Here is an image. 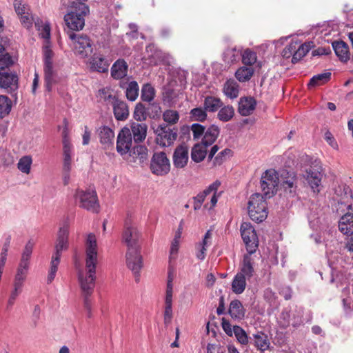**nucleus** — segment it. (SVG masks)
<instances>
[{
  "mask_svg": "<svg viewBox=\"0 0 353 353\" xmlns=\"http://www.w3.org/2000/svg\"><path fill=\"white\" fill-rule=\"evenodd\" d=\"M281 185L285 193L294 196L297 191V176L294 172H283L281 176Z\"/></svg>",
  "mask_w": 353,
  "mask_h": 353,
  "instance_id": "nucleus-15",
  "label": "nucleus"
},
{
  "mask_svg": "<svg viewBox=\"0 0 353 353\" xmlns=\"http://www.w3.org/2000/svg\"><path fill=\"white\" fill-rule=\"evenodd\" d=\"M148 111L149 114V117L150 118H155L160 115L161 114V107L159 103H150L148 107Z\"/></svg>",
  "mask_w": 353,
  "mask_h": 353,
  "instance_id": "nucleus-59",
  "label": "nucleus"
},
{
  "mask_svg": "<svg viewBox=\"0 0 353 353\" xmlns=\"http://www.w3.org/2000/svg\"><path fill=\"white\" fill-rule=\"evenodd\" d=\"M90 70L101 73L108 72L109 63L101 55L94 54L90 61Z\"/></svg>",
  "mask_w": 353,
  "mask_h": 353,
  "instance_id": "nucleus-25",
  "label": "nucleus"
},
{
  "mask_svg": "<svg viewBox=\"0 0 353 353\" xmlns=\"http://www.w3.org/2000/svg\"><path fill=\"white\" fill-rule=\"evenodd\" d=\"M242 62L247 66L252 67V65L256 63L257 56L256 52L254 51L246 49L243 53H241Z\"/></svg>",
  "mask_w": 353,
  "mask_h": 353,
  "instance_id": "nucleus-49",
  "label": "nucleus"
},
{
  "mask_svg": "<svg viewBox=\"0 0 353 353\" xmlns=\"http://www.w3.org/2000/svg\"><path fill=\"white\" fill-rule=\"evenodd\" d=\"M219 110L217 118L222 122H228L234 116V108L230 105H223Z\"/></svg>",
  "mask_w": 353,
  "mask_h": 353,
  "instance_id": "nucleus-37",
  "label": "nucleus"
},
{
  "mask_svg": "<svg viewBox=\"0 0 353 353\" xmlns=\"http://www.w3.org/2000/svg\"><path fill=\"white\" fill-rule=\"evenodd\" d=\"M140 234L137 228L129 222H125L122 240L127 246V250L140 249Z\"/></svg>",
  "mask_w": 353,
  "mask_h": 353,
  "instance_id": "nucleus-10",
  "label": "nucleus"
},
{
  "mask_svg": "<svg viewBox=\"0 0 353 353\" xmlns=\"http://www.w3.org/2000/svg\"><path fill=\"white\" fill-rule=\"evenodd\" d=\"M221 183L219 181H216L210 184L205 190L202 192L198 194L194 197V210H198L201 208V205L205 201V197L210 194L212 192L217 191Z\"/></svg>",
  "mask_w": 353,
  "mask_h": 353,
  "instance_id": "nucleus-23",
  "label": "nucleus"
},
{
  "mask_svg": "<svg viewBox=\"0 0 353 353\" xmlns=\"http://www.w3.org/2000/svg\"><path fill=\"white\" fill-rule=\"evenodd\" d=\"M331 78L330 72H325L314 75L308 83V87H315L327 82Z\"/></svg>",
  "mask_w": 353,
  "mask_h": 353,
  "instance_id": "nucleus-45",
  "label": "nucleus"
},
{
  "mask_svg": "<svg viewBox=\"0 0 353 353\" xmlns=\"http://www.w3.org/2000/svg\"><path fill=\"white\" fill-rule=\"evenodd\" d=\"M114 114L117 120H126L129 116V108L127 103L117 99L112 105Z\"/></svg>",
  "mask_w": 353,
  "mask_h": 353,
  "instance_id": "nucleus-26",
  "label": "nucleus"
},
{
  "mask_svg": "<svg viewBox=\"0 0 353 353\" xmlns=\"http://www.w3.org/2000/svg\"><path fill=\"white\" fill-rule=\"evenodd\" d=\"M69 38L73 42L74 53L81 58L88 57L92 52V43L88 36L83 34H76L72 32L68 33Z\"/></svg>",
  "mask_w": 353,
  "mask_h": 353,
  "instance_id": "nucleus-6",
  "label": "nucleus"
},
{
  "mask_svg": "<svg viewBox=\"0 0 353 353\" xmlns=\"http://www.w3.org/2000/svg\"><path fill=\"white\" fill-rule=\"evenodd\" d=\"M19 16L21 22L25 27L28 28L32 26L34 18L28 11H27L26 14H21Z\"/></svg>",
  "mask_w": 353,
  "mask_h": 353,
  "instance_id": "nucleus-63",
  "label": "nucleus"
},
{
  "mask_svg": "<svg viewBox=\"0 0 353 353\" xmlns=\"http://www.w3.org/2000/svg\"><path fill=\"white\" fill-rule=\"evenodd\" d=\"M208 146L201 143L195 144L191 151L192 160L196 163H200L204 160L207 155Z\"/></svg>",
  "mask_w": 353,
  "mask_h": 353,
  "instance_id": "nucleus-32",
  "label": "nucleus"
},
{
  "mask_svg": "<svg viewBox=\"0 0 353 353\" xmlns=\"http://www.w3.org/2000/svg\"><path fill=\"white\" fill-rule=\"evenodd\" d=\"M128 65L123 59L117 60L111 67V76L114 79H121L127 76Z\"/></svg>",
  "mask_w": 353,
  "mask_h": 353,
  "instance_id": "nucleus-22",
  "label": "nucleus"
},
{
  "mask_svg": "<svg viewBox=\"0 0 353 353\" xmlns=\"http://www.w3.org/2000/svg\"><path fill=\"white\" fill-rule=\"evenodd\" d=\"M188 149L186 146L179 145L173 154V164L176 168H183L188 162Z\"/></svg>",
  "mask_w": 353,
  "mask_h": 353,
  "instance_id": "nucleus-21",
  "label": "nucleus"
},
{
  "mask_svg": "<svg viewBox=\"0 0 353 353\" xmlns=\"http://www.w3.org/2000/svg\"><path fill=\"white\" fill-rule=\"evenodd\" d=\"M130 161L142 165L148 159V149L141 145L132 148L128 152Z\"/></svg>",
  "mask_w": 353,
  "mask_h": 353,
  "instance_id": "nucleus-20",
  "label": "nucleus"
},
{
  "mask_svg": "<svg viewBox=\"0 0 353 353\" xmlns=\"http://www.w3.org/2000/svg\"><path fill=\"white\" fill-rule=\"evenodd\" d=\"M256 105V100L251 97H241L239 102L238 112L242 116L252 114Z\"/></svg>",
  "mask_w": 353,
  "mask_h": 353,
  "instance_id": "nucleus-24",
  "label": "nucleus"
},
{
  "mask_svg": "<svg viewBox=\"0 0 353 353\" xmlns=\"http://www.w3.org/2000/svg\"><path fill=\"white\" fill-rule=\"evenodd\" d=\"M68 235L69 228L68 225H65L60 228L54 245V252L52 254L61 256L63 250H66L68 248Z\"/></svg>",
  "mask_w": 353,
  "mask_h": 353,
  "instance_id": "nucleus-16",
  "label": "nucleus"
},
{
  "mask_svg": "<svg viewBox=\"0 0 353 353\" xmlns=\"http://www.w3.org/2000/svg\"><path fill=\"white\" fill-rule=\"evenodd\" d=\"M74 200L80 208L92 212H98L99 203L97 194L94 189L89 188L86 190H77L74 195Z\"/></svg>",
  "mask_w": 353,
  "mask_h": 353,
  "instance_id": "nucleus-4",
  "label": "nucleus"
},
{
  "mask_svg": "<svg viewBox=\"0 0 353 353\" xmlns=\"http://www.w3.org/2000/svg\"><path fill=\"white\" fill-rule=\"evenodd\" d=\"M332 47L336 55L342 62H347L350 59L349 47L346 43L343 41H334Z\"/></svg>",
  "mask_w": 353,
  "mask_h": 353,
  "instance_id": "nucleus-28",
  "label": "nucleus"
},
{
  "mask_svg": "<svg viewBox=\"0 0 353 353\" xmlns=\"http://www.w3.org/2000/svg\"><path fill=\"white\" fill-rule=\"evenodd\" d=\"M172 318V303H165L164 320L165 323L170 322Z\"/></svg>",
  "mask_w": 353,
  "mask_h": 353,
  "instance_id": "nucleus-64",
  "label": "nucleus"
},
{
  "mask_svg": "<svg viewBox=\"0 0 353 353\" xmlns=\"http://www.w3.org/2000/svg\"><path fill=\"white\" fill-rule=\"evenodd\" d=\"M240 230L248 252H255L258 247V237L254 228L250 223L244 222L241 224Z\"/></svg>",
  "mask_w": 353,
  "mask_h": 353,
  "instance_id": "nucleus-9",
  "label": "nucleus"
},
{
  "mask_svg": "<svg viewBox=\"0 0 353 353\" xmlns=\"http://www.w3.org/2000/svg\"><path fill=\"white\" fill-rule=\"evenodd\" d=\"M228 312L232 319H241L245 315V310L239 300L232 301Z\"/></svg>",
  "mask_w": 353,
  "mask_h": 353,
  "instance_id": "nucleus-35",
  "label": "nucleus"
},
{
  "mask_svg": "<svg viewBox=\"0 0 353 353\" xmlns=\"http://www.w3.org/2000/svg\"><path fill=\"white\" fill-rule=\"evenodd\" d=\"M253 74L254 69L252 67L242 66L236 71L235 77L240 82H245L251 79Z\"/></svg>",
  "mask_w": 353,
  "mask_h": 353,
  "instance_id": "nucleus-41",
  "label": "nucleus"
},
{
  "mask_svg": "<svg viewBox=\"0 0 353 353\" xmlns=\"http://www.w3.org/2000/svg\"><path fill=\"white\" fill-rule=\"evenodd\" d=\"M29 267L19 265L14 277V281L25 283Z\"/></svg>",
  "mask_w": 353,
  "mask_h": 353,
  "instance_id": "nucleus-53",
  "label": "nucleus"
},
{
  "mask_svg": "<svg viewBox=\"0 0 353 353\" xmlns=\"http://www.w3.org/2000/svg\"><path fill=\"white\" fill-rule=\"evenodd\" d=\"M223 92L230 99H236L239 96V85L234 79H229L223 85Z\"/></svg>",
  "mask_w": 353,
  "mask_h": 353,
  "instance_id": "nucleus-31",
  "label": "nucleus"
},
{
  "mask_svg": "<svg viewBox=\"0 0 353 353\" xmlns=\"http://www.w3.org/2000/svg\"><path fill=\"white\" fill-rule=\"evenodd\" d=\"M247 277L237 273L232 283V290L236 294H241L245 289Z\"/></svg>",
  "mask_w": 353,
  "mask_h": 353,
  "instance_id": "nucleus-38",
  "label": "nucleus"
},
{
  "mask_svg": "<svg viewBox=\"0 0 353 353\" xmlns=\"http://www.w3.org/2000/svg\"><path fill=\"white\" fill-rule=\"evenodd\" d=\"M254 341L255 345L261 350H265L269 347L270 341L264 332H256L254 334Z\"/></svg>",
  "mask_w": 353,
  "mask_h": 353,
  "instance_id": "nucleus-42",
  "label": "nucleus"
},
{
  "mask_svg": "<svg viewBox=\"0 0 353 353\" xmlns=\"http://www.w3.org/2000/svg\"><path fill=\"white\" fill-rule=\"evenodd\" d=\"M230 153H231V150L228 149V148L224 149L223 150L221 151L214 157V159L213 161V165L216 166V165H219L222 164L226 160V156L230 154Z\"/></svg>",
  "mask_w": 353,
  "mask_h": 353,
  "instance_id": "nucleus-56",
  "label": "nucleus"
},
{
  "mask_svg": "<svg viewBox=\"0 0 353 353\" xmlns=\"http://www.w3.org/2000/svg\"><path fill=\"white\" fill-rule=\"evenodd\" d=\"M191 130L192 132L194 139H199L202 136L203 137L205 128L203 125L199 123H194L191 126Z\"/></svg>",
  "mask_w": 353,
  "mask_h": 353,
  "instance_id": "nucleus-57",
  "label": "nucleus"
},
{
  "mask_svg": "<svg viewBox=\"0 0 353 353\" xmlns=\"http://www.w3.org/2000/svg\"><path fill=\"white\" fill-rule=\"evenodd\" d=\"M254 252H248L244 254L242 261L240 264V272L238 273L250 279L254 274V259L252 256Z\"/></svg>",
  "mask_w": 353,
  "mask_h": 353,
  "instance_id": "nucleus-19",
  "label": "nucleus"
},
{
  "mask_svg": "<svg viewBox=\"0 0 353 353\" xmlns=\"http://www.w3.org/2000/svg\"><path fill=\"white\" fill-rule=\"evenodd\" d=\"M264 196L256 193L252 194L248 201V214L250 219L257 223L263 222L268 216L267 203Z\"/></svg>",
  "mask_w": 353,
  "mask_h": 353,
  "instance_id": "nucleus-3",
  "label": "nucleus"
},
{
  "mask_svg": "<svg viewBox=\"0 0 353 353\" xmlns=\"http://www.w3.org/2000/svg\"><path fill=\"white\" fill-rule=\"evenodd\" d=\"M156 94L154 88L150 83H145L142 86L141 99L143 101L152 103Z\"/></svg>",
  "mask_w": 353,
  "mask_h": 353,
  "instance_id": "nucleus-39",
  "label": "nucleus"
},
{
  "mask_svg": "<svg viewBox=\"0 0 353 353\" xmlns=\"http://www.w3.org/2000/svg\"><path fill=\"white\" fill-rule=\"evenodd\" d=\"M335 194L339 203L345 205L348 209L351 208L352 194L350 187L346 185H339L335 189Z\"/></svg>",
  "mask_w": 353,
  "mask_h": 353,
  "instance_id": "nucleus-17",
  "label": "nucleus"
},
{
  "mask_svg": "<svg viewBox=\"0 0 353 353\" xmlns=\"http://www.w3.org/2000/svg\"><path fill=\"white\" fill-rule=\"evenodd\" d=\"M139 88L137 81H130L126 88L125 96L130 101H134L139 96Z\"/></svg>",
  "mask_w": 353,
  "mask_h": 353,
  "instance_id": "nucleus-44",
  "label": "nucleus"
},
{
  "mask_svg": "<svg viewBox=\"0 0 353 353\" xmlns=\"http://www.w3.org/2000/svg\"><path fill=\"white\" fill-rule=\"evenodd\" d=\"M35 26L37 30L39 31V34L44 39L47 44L44 46L43 52V61H44V79L45 86L48 92L52 90V85L55 83L56 73L53 69L52 57L53 52L50 49L49 44V40L50 38V28L48 23H43V21L35 22Z\"/></svg>",
  "mask_w": 353,
  "mask_h": 353,
  "instance_id": "nucleus-2",
  "label": "nucleus"
},
{
  "mask_svg": "<svg viewBox=\"0 0 353 353\" xmlns=\"http://www.w3.org/2000/svg\"><path fill=\"white\" fill-rule=\"evenodd\" d=\"M60 256L55 254L52 255L48 275L47 277L48 283H51L52 281L54 279L57 272L58 270V266L60 263Z\"/></svg>",
  "mask_w": 353,
  "mask_h": 353,
  "instance_id": "nucleus-40",
  "label": "nucleus"
},
{
  "mask_svg": "<svg viewBox=\"0 0 353 353\" xmlns=\"http://www.w3.org/2000/svg\"><path fill=\"white\" fill-rule=\"evenodd\" d=\"M125 261L128 268L132 272L137 283L139 281V272L143 268V259L140 253V249L127 250Z\"/></svg>",
  "mask_w": 353,
  "mask_h": 353,
  "instance_id": "nucleus-12",
  "label": "nucleus"
},
{
  "mask_svg": "<svg viewBox=\"0 0 353 353\" xmlns=\"http://www.w3.org/2000/svg\"><path fill=\"white\" fill-rule=\"evenodd\" d=\"M148 126L145 123L133 122L131 124V133L135 142H142L146 137Z\"/></svg>",
  "mask_w": 353,
  "mask_h": 353,
  "instance_id": "nucleus-30",
  "label": "nucleus"
},
{
  "mask_svg": "<svg viewBox=\"0 0 353 353\" xmlns=\"http://www.w3.org/2000/svg\"><path fill=\"white\" fill-rule=\"evenodd\" d=\"M85 270H79L78 279L83 292L84 307L88 317L91 316V303L89 296L92 294L95 286L96 268L98 262V246L94 234L87 235L85 243Z\"/></svg>",
  "mask_w": 353,
  "mask_h": 353,
  "instance_id": "nucleus-1",
  "label": "nucleus"
},
{
  "mask_svg": "<svg viewBox=\"0 0 353 353\" xmlns=\"http://www.w3.org/2000/svg\"><path fill=\"white\" fill-rule=\"evenodd\" d=\"M13 61L9 54L6 53L0 55V69H6L12 65Z\"/></svg>",
  "mask_w": 353,
  "mask_h": 353,
  "instance_id": "nucleus-61",
  "label": "nucleus"
},
{
  "mask_svg": "<svg viewBox=\"0 0 353 353\" xmlns=\"http://www.w3.org/2000/svg\"><path fill=\"white\" fill-rule=\"evenodd\" d=\"M190 115L194 121H204L207 118V111L204 108H196L190 111Z\"/></svg>",
  "mask_w": 353,
  "mask_h": 353,
  "instance_id": "nucleus-54",
  "label": "nucleus"
},
{
  "mask_svg": "<svg viewBox=\"0 0 353 353\" xmlns=\"http://www.w3.org/2000/svg\"><path fill=\"white\" fill-rule=\"evenodd\" d=\"M297 46H298L297 42L290 43L283 50L282 56L285 59H288L290 57H293V55L295 52L296 48H297Z\"/></svg>",
  "mask_w": 353,
  "mask_h": 353,
  "instance_id": "nucleus-58",
  "label": "nucleus"
},
{
  "mask_svg": "<svg viewBox=\"0 0 353 353\" xmlns=\"http://www.w3.org/2000/svg\"><path fill=\"white\" fill-rule=\"evenodd\" d=\"M339 229L345 235L353 234V214L347 212L339 221Z\"/></svg>",
  "mask_w": 353,
  "mask_h": 353,
  "instance_id": "nucleus-27",
  "label": "nucleus"
},
{
  "mask_svg": "<svg viewBox=\"0 0 353 353\" xmlns=\"http://www.w3.org/2000/svg\"><path fill=\"white\" fill-rule=\"evenodd\" d=\"M11 110V102L8 97L0 96V118L2 119L8 115Z\"/></svg>",
  "mask_w": 353,
  "mask_h": 353,
  "instance_id": "nucleus-51",
  "label": "nucleus"
},
{
  "mask_svg": "<svg viewBox=\"0 0 353 353\" xmlns=\"http://www.w3.org/2000/svg\"><path fill=\"white\" fill-rule=\"evenodd\" d=\"M323 174L319 169L310 168L306 171L305 179L315 193L320 192L319 186L321 184Z\"/></svg>",
  "mask_w": 353,
  "mask_h": 353,
  "instance_id": "nucleus-18",
  "label": "nucleus"
},
{
  "mask_svg": "<svg viewBox=\"0 0 353 353\" xmlns=\"http://www.w3.org/2000/svg\"><path fill=\"white\" fill-rule=\"evenodd\" d=\"M29 267L19 265L14 277V281L25 283Z\"/></svg>",
  "mask_w": 353,
  "mask_h": 353,
  "instance_id": "nucleus-52",
  "label": "nucleus"
},
{
  "mask_svg": "<svg viewBox=\"0 0 353 353\" xmlns=\"http://www.w3.org/2000/svg\"><path fill=\"white\" fill-rule=\"evenodd\" d=\"M163 120L170 124H175L179 119V115L177 111L168 110L163 114Z\"/></svg>",
  "mask_w": 353,
  "mask_h": 353,
  "instance_id": "nucleus-55",
  "label": "nucleus"
},
{
  "mask_svg": "<svg viewBox=\"0 0 353 353\" xmlns=\"http://www.w3.org/2000/svg\"><path fill=\"white\" fill-rule=\"evenodd\" d=\"M21 294V293L19 292L11 290L6 304L7 310H10L12 307V306L14 305L16 300Z\"/></svg>",
  "mask_w": 353,
  "mask_h": 353,
  "instance_id": "nucleus-60",
  "label": "nucleus"
},
{
  "mask_svg": "<svg viewBox=\"0 0 353 353\" xmlns=\"http://www.w3.org/2000/svg\"><path fill=\"white\" fill-rule=\"evenodd\" d=\"M223 105V101L217 97L208 96L203 101V108L207 112H215Z\"/></svg>",
  "mask_w": 353,
  "mask_h": 353,
  "instance_id": "nucleus-34",
  "label": "nucleus"
},
{
  "mask_svg": "<svg viewBox=\"0 0 353 353\" xmlns=\"http://www.w3.org/2000/svg\"><path fill=\"white\" fill-rule=\"evenodd\" d=\"M241 55V50L236 47L228 48L223 53V61L228 64H232L240 59Z\"/></svg>",
  "mask_w": 353,
  "mask_h": 353,
  "instance_id": "nucleus-36",
  "label": "nucleus"
},
{
  "mask_svg": "<svg viewBox=\"0 0 353 353\" xmlns=\"http://www.w3.org/2000/svg\"><path fill=\"white\" fill-rule=\"evenodd\" d=\"M99 137L100 143L105 146H109L112 144V141L114 137L113 130L108 126H101L98 129Z\"/></svg>",
  "mask_w": 353,
  "mask_h": 353,
  "instance_id": "nucleus-33",
  "label": "nucleus"
},
{
  "mask_svg": "<svg viewBox=\"0 0 353 353\" xmlns=\"http://www.w3.org/2000/svg\"><path fill=\"white\" fill-rule=\"evenodd\" d=\"M309 51L310 45L306 43L299 45L298 43L297 48H296L295 52L292 58V62L293 63H297L303 57H305Z\"/></svg>",
  "mask_w": 353,
  "mask_h": 353,
  "instance_id": "nucleus-47",
  "label": "nucleus"
},
{
  "mask_svg": "<svg viewBox=\"0 0 353 353\" xmlns=\"http://www.w3.org/2000/svg\"><path fill=\"white\" fill-rule=\"evenodd\" d=\"M0 87L7 92L15 94L18 89V77L6 69H0Z\"/></svg>",
  "mask_w": 353,
  "mask_h": 353,
  "instance_id": "nucleus-13",
  "label": "nucleus"
},
{
  "mask_svg": "<svg viewBox=\"0 0 353 353\" xmlns=\"http://www.w3.org/2000/svg\"><path fill=\"white\" fill-rule=\"evenodd\" d=\"M34 245V243L32 241H29L26 243L22 252L21 261L19 265L29 267V261L30 259Z\"/></svg>",
  "mask_w": 353,
  "mask_h": 353,
  "instance_id": "nucleus-43",
  "label": "nucleus"
},
{
  "mask_svg": "<svg viewBox=\"0 0 353 353\" xmlns=\"http://www.w3.org/2000/svg\"><path fill=\"white\" fill-rule=\"evenodd\" d=\"M98 97L100 100L103 101L112 105L114 101L117 100L115 95L113 94L112 92L109 88H103L99 91Z\"/></svg>",
  "mask_w": 353,
  "mask_h": 353,
  "instance_id": "nucleus-50",
  "label": "nucleus"
},
{
  "mask_svg": "<svg viewBox=\"0 0 353 353\" xmlns=\"http://www.w3.org/2000/svg\"><path fill=\"white\" fill-rule=\"evenodd\" d=\"M75 8L65 15L64 20L68 27L72 30H82L85 26L84 17L89 13V8L85 3H79L77 6H72Z\"/></svg>",
  "mask_w": 353,
  "mask_h": 353,
  "instance_id": "nucleus-5",
  "label": "nucleus"
},
{
  "mask_svg": "<svg viewBox=\"0 0 353 353\" xmlns=\"http://www.w3.org/2000/svg\"><path fill=\"white\" fill-rule=\"evenodd\" d=\"M219 134L220 128L214 124L211 125L205 131L201 143L208 147L215 142Z\"/></svg>",
  "mask_w": 353,
  "mask_h": 353,
  "instance_id": "nucleus-29",
  "label": "nucleus"
},
{
  "mask_svg": "<svg viewBox=\"0 0 353 353\" xmlns=\"http://www.w3.org/2000/svg\"><path fill=\"white\" fill-rule=\"evenodd\" d=\"M132 133L128 128H123L119 132L117 139V151L121 156L127 154L132 149Z\"/></svg>",
  "mask_w": 353,
  "mask_h": 353,
  "instance_id": "nucleus-14",
  "label": "nucleus"
},
{
  "mask_svg": "<svg viewBox=\"0 0 353 353\" xmlns=\"http://www.w3.org/2000/svg\"><path fill=\"white\" fill-rule=\"evenodd\" d=\"M151 172L157 176H164L170 170V162L163 152H155L150 161Z\"/></svg>",
  "mask_w": 353,
  "mask_h": 353,
  "instance_id": "nucleus-8",
  "label": "nucleus"
},
{
  "mask_svg": "<svg viewBox=\"0 0 353 353\" xmlns=\"http://www.w3.org/2000/svg\"><path fill=\"white\" fill-rule=\"evenodd\" d=\"M156 143L161 147H168L177 137V130L165 125H159L156 130Z\"/></svg>",
  "mask_w": 353,
  "mask_h": 353,
  "instance_id": "nucleus-11",
  "label": "nucleus"
},
{
  "mask_svg": "<svg viewBox=\"0 0 353 353\" xmlns=\"http://www.w3.org/2000/svg\"><path fill=\"white\" fill-rule=\"evenodd\" d=\"M181 238V232H178L174 239H173L171 247H170V257H172V256L176 255L177 254L178 250H179V239Z\"/></svg>",
  "mask_w": 353,
  "mask_h": 353,
  "instance_id": "nucleus-62",
  "label": "nucleus"
},
{
  "mask_svg": "<svg viewBox=\"0 0 353 353\" xmlns=\"http://www.w3.org/2000/svg\"><path fill=\"white\" fill-rule=\"evenodd\" d=\"M279 183V175L275 170H268L262 174L261 187L265 198H270L276 193Z\"/></svg>",
  "mask_w": 353,
  "mask_h": 353,
  "instance_id": "nucleus-7",
  "label": "nucleus"
},
{
  "mask_svg": "<svg viewBox=\"0 0 353 353\" xmlns=\"http://www.w3.org/2000/svg\"><path fill=\"white\" fill-rule=\"evenodd\" d=\"M32 163V157L29 155H26L19 160L17 168L21 172L28 174L30 172Z\"/></svg>",
  "mask_w": 353,
  "mask_h": 353,
  "instance_id": "nucleus-46",
  "label": "nucleus"
},
{
  "mask_svg": "<svg viewBox=\"0 0 353 353\" xmlns=\"http://www.w3.org/2000/svg\"><path fill=\"white\" fill-rule=\"evenodd\" d=\"M149 116L148 108H145L141 103H138L134 108V118L137 121H143L146 120Z\"/></svg>",
  "mask_w": 353,
  "mask_h": 353,
  "instance_id": "nucleus-48",
  "label": "nucleus"
}]
</instances>
